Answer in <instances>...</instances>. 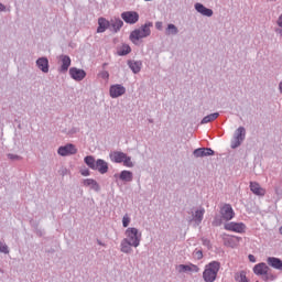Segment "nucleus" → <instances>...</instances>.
<instances>
[{
    "label": "nucleus",
    "mask_w": 282,
    "mask_h": 282,
    "mask_svg": "<svg viewBox=\"0 0 282 282\" xmlns=\"http://www.w3.org/2000/svg\"><path fill=\"white\" fill-rule=\"evenodd\" d=\"M221 268V263L218 261L209 262L205 265V270L203 272V279L205 282H215L217 281V274H219V270Z\"/></svg>",
    "instance_id": "nucleus-1"
},
{
    "label": "nucleus",
    "mask_w": 282,
    "mask_h": 282,
    "mask_svg": "<svg viewBox=\"0 0 282 282\" xmlns=\"http://www.w3.org/2000/svg\"><path fill=\"white\" fill-rule=\"evenodd\" d=\"M151 28H153V23H145L141 29L134 30L130 34V41L138 45V41L140 39H147V36H151Z\"/></svg>",
    "instance_id": "nucleus-2"
},
{
    "label": "nucleus",
    "mask_w": 282,
    "mask_h": 282,
    "mask_svg": "<svg viewBox=\"0 0 282 282\" xmlns=\"http://www.w3.org/2000/svg\"><path fill=\"white\" fill-rule=\"evenodd\" d=\"M109 156L111 162H115L116 164L123 163V166H127L128 169H133V161H131V156H128L127 153L113 151L110 153Z\"/></svg>",
    "instance_id": "nucleus-3"
},
{
    "label": "nucleus",
    "mask_w": 282,
    "mask_h": 282,
    "mask_svg": "<svg viewBox=\"0 0 282 282\" xmlns=\"http://www.w3.org/2000/svg\"><path fill=\"white\" fill-rule=\"evenodd\" d=\"M126 240L132 245V248H138L140 241H142V232L135 227H130L126 229Z\"/></svg>",
    "instance_id": "nucleus-4"
},
{
    "label": "nucleus",
    "mask_w": 282,
    "mask_h": 282,
    "mask_svg": "<svg viewBox=\"0 0 282 282\" xmlns=\"http://www.w3.org/2000/svg\"><path fill=\"white\" fill-rule=\"evenodd\" d=\"M225 230H228L229 232H238L239 235H243L246 232V224L243 223H227L225 224Z\"/></svg>",
    "instance_id": "nucleus-5"
},
{
    "label": "nucleus",
    "mask_w": 282,
    "mask_h": 282,
    "mask_svg": "<svg viewBox=\"0 0 282 282\" xmlns=\"http://www.w3.org/2000/svg\"><path fill=\"white\" fill-rule=\"evenodd\" d=\"M57 153L58 155H62V158H65L67 155H76V153H78V150L76 149V145L68 143L64 147H59Z\"/></svg>",
    "instance_id": "nucleus-6"
},
{
    "label": "nucleus",
    "mask_w": 282,
    "mask_h": 282,
    "mask_svg": "<svg viewBox=\"0 0 282 282\" xmlns=\"http://www.w3.org/2000/svg\"><path fill=\"white\" fill-rule=\"evenodd\" d=\"M121 19H123L126 23L133 25L140 20V14H138L135 11H126L121 14Z\"/></svg>",
    "instance_id": "nucleus-7"
},
{
    "label": "nucleus",
    "mask_w": 282,
    "mask_h": 282,
    "mask_svg": "<svg viewBox=\"0 0 282 282\" xmlns=\"http://www.w3.org/2000/svg\"><path fill=\"white\" fill-rule=\"evenodd\" d=\"M245 138H246V129L243 127H239L236 131V137L231 143V149H237V147H240Z\"/></svg>",
    "instance_id": "nucleus-8"
},
{
    "label": "nucleus",
    "mask_w": 282,
    "mask_h": 282,
    "mask_svg": "<svg viewBox=\"0 0 282 282\" xmlns=\"http://www.w3.org/2000/svg\"><path fill=\"white\" fill-rule=\"evenodd\" d=\"M220 215L225 221H230V219L235 218V210L232 209V206L230 204H225L220 208Z\"/></svg>",
    "instance_id": "nucleus-9"
},
{
    "label": "nucleus",
    "mask_w": 282,
    "mask_h": 282,
    "mask_svg": "<svg viewBox=\"0 0 282 282\" xmlns=\"http://www.w3.org/2000/svg\"><path fill=\"white\" fill-rule=\"evenodd\" d=\"M69 76L73 80L80 83V80H84L85 76H87V73L84 69L72 67L69 68Z\"/></svg>",
    "instance_id": "nucleus-10"
},
{
    "label": "nucleus",
    "mask_w": 282,
    "mask_h": 282,
    "mask_svg": "<svg viewBox=\"0 0 282 282\" xmlns=\"http://www.w3.org/2000/svg\"><path fill=\"white\" fill-rule=\"evenodd\" d=\"M127 89L120 85V84H117V85H112L110 87V97L111 98H120V96H124Z\"/></svg>",
    "instance_id": "nucleus-11"
},
{
    "label": "nucleus",
    "mask_w": 282,
    "mask_h": 282,
    "mask_svg": "<svg viewBox=\"0 0 282 282\" xmlns=\"http://www.w3.org/2000/svg\"><path fill=\"white\" fill-rule=\"evenodd\" d=\"M270 268L268 264L261 262L253 267V273L257 274V276H265L268 274Z\"/></svg>",
    "instance_id": "nucleus-12"
},
{
    "label": "nucleus",
    "mask_w": 282,
    "mask_h": 282,
    "mask_svg": "<svg viewBox=\"0 0 282 282\" xmlns=\"http://www.w3.org/2000/svg\"><path fill=\"white\" fill-rule=\"evenodd\" d=\"M95 171H98L99 173H101V175H105V173L109 171V164L107 163V161L98 159L96 161Z\"/></svg>",
    "instance_id": "nucleus-13"
},
{
    "label": "nucleus",
    "mask_w": 282,
    "mask_h": 282,
    "mask_svg": "<svg viewBox=\"0 0 282 282\" xmlns=\"http://www.w3.org/2000/svg\"><path fill=\"white\" fill-rule=\"evenodd\" d=\"M250 191L253 195H258L259 197H263L265 195V188L261 187L257 182H250Z\"/></svg>",
    "instance_id": "nucleus-14"
},
{
    "label": "nucleus",
    "mask_w": 282,
    "mask_h": 282,
    "mask_svg": "<svg viewBox=\"0 0 282 282\" xmlns=\"http://www.w3.org/2000/svg\"><path fill=\"white\" fill-rule=\"evenodd\" d=\"M195 158H206L208 155H215V151L210 148H198L194 151Z\"/></svg>",
    "instance_id": "nucleus-15"
},
{
    "label": "nucleus",
    "mask_w": 282,
    "mask_h": 282,
    "mask_svg": "<svg viewBox=\"0 0 282 282\" xmlns=\"http://www.w3.org/2000/svg\"><path fill=\"white\" fill-rule=\"evenodd\" d=\"M176 270L180 274L183 272H199V267L195 264H180L176 267Z\"/></svg>",
    "instance_id": "nucleus-16"
},
{
    "label": "nucleus",
    "mask_w": 282,
    "mask_h": 282,
    "mask_svg": "<svg viewBox=\"0 0 282 282\" xmlns=\"http://www.w3.org/2000/svg\"><path fill=\"white\" fill-rule=\"evenodd\" d=\"M111 22L105 18H99L98 19V28H97V33L102 34V32H107L108 28H110Z\"/></svg>",
    "instance_id": "nucleus-17"
},
{
    "label": "nucleus",
    "mask_w": 282,
    "mask_h": 282,
    "mask_svg": "<svg viewBox=\"0 0 282 282\" xmlns=\"http://www.w3.org/2000/svg\"><path fill=\"white\" fill-rule=\"evenodd\" d=\"M59 61L62 63L59 72L65 73L67 69H69V66L72 65V58L67 55H61Z\"/></svg>",
    "instance_id": "nucleus-18"
},
{
    "label": "nucleus",
    "mask_w": 282,
    "mask_h": 282,
    "mask_svg": "<svg viewBox=\"0 0 282 282\" xmlns=\"http://www.w3.org/2000/svg\"><path fill=\"white\" fill-rule=\"evenodd\" d=\"M36 65H37L39 69H41V72H44V74H47V72H50V61H47V58L40 57L36 61Z\"/></svg>",
    "instance_id": "nucleus-19"
},
{
    "label": "nucleus",
    "mask_w": 282,
    "mask_h": 282,
    "mask_svg": "<svg viewBox=\"0 0 282 282\" xmlns=\"http://www.w3.org/2000/svg\"><path fill=\"white\" fill-rule=\"evenodd\" d=\"M133 245L129 241L126 240L124 238L121 241V252H124L126 254H131L133 252Z\"/></svg>",
    "instance_id": "nucleus-20"
},
{
    "label": "nucleus",
    "mask_w": 282,
    "mask_h": 282,
    "mask_svg": "<svg viewBox=\"0 0 282 282\" xmlns=\"http://www.w3.org/2000/svg\"><path fill=\"white\" fill-rule=\"evenodd\" d=\"M195 10L203 14V17H210L213 14V10L204 7L202 3H196Z\"/></svg>",
    "instance_id": "nucleus-21"
},
{
    "label": "nucleus",
    "mask_w": 282,
    "mask_h": 282,
    "mask_svg": "<svg viewBox=\"0 0 282 282\" xmlns=\"http://www.w3.org/2000/svg\"><path fill=\"white\" fill-rule=\"evenodd\" d=\"M84 186H89L93 191H96V193L100 191V185L94 178L84 180Z\"/></svg>",
    "instance_id": "nucleus-22"
},
{
    "label": "nucleus",
    "mask_w": 282,
    "mask_h": 282,
    "mask_svg": "<svg viewBox=\"0 0 282 282\" xmlns=\"http://www.w3.org/2000/svg\"><path fill=\"white\" fill-rule=\"evenodd\" d=\"M119 177L122 182H133V173L131 171H121Z\"/></svg>",
    "instance_id": "nucleus-23"
},
{
    "label": "nucleus",
    "mask_w": 282,
    "mask_h": 282,
    "mask_svg": "<svg viewBox=\"0 0 282 282\" xmlns=\"http://www.w3.org/2000/svg\"><path fill=\"white\" fill-rule=\"evenodd\" d=\"M124 25V22L120 19L111 20L110 28H112V31L119 32V30Z\"/></svg>",
    "instance_id": "nucleus-24"
},
{
    "label": "nucleus",
    "mask_w": 282,
    "mask_h": 282,
    "mask_svg": "<svg viewBox=\"0 0 282 282\" xmlns=\"http://www.w3.org/2000/svg\"><path fill=\"white\" fill-rule=\"evenodd\" d=\"M219 118L218 112L210 113L203 118L202 124H208V122H213L214 120H217Z\"/></svg>",
    "instance_id": "nucleus-25"
},
{
    "label": "nucleus",
    "mask_w": 282,
    "mask_h": 282,
    "mask_svg": "<svg viewBox=\"0 0 282 282\" xmlns=\"http://www.w3.org/2000/svg\"><path fill=\"white\" fill-rule=\"evenodd\" d=\"M206 213V210L204 208H200L198 210L195 212L194 215V221L196 224H202V220L204 219V214Z\"/></svg>",
    "instance_id": "nucleus-26"
},
{
    "label": "nucleus",
    "mask_w": 282,
    "mask_h": 282,
    "mask_svg": "<svg viewBox=\"0 0 282 282\" xmlns=\"http://www.w3.org/2000/svg\"><path fill=\"white\" fill-rule=\"evenodd\" d=\"M129 67L132 69L133 74H138L142 69V63L140 62H129Z\"/></svg>",
    "instance_id": "nucleus-27"
},
{
    "label": "nucleus",
    "mask_w": 282,
    "mask_h": 282,
    "mask_svg": "<svg viewBox=\"0 0 282 282\" xmlns=\"http://www.w3.org/2000/svg\"><path fill=\"white\" fill-rule=\"evenodd\" d=\"M85 164H87V166H89V169H93V171H95L96 169V159H94V156L89 155L86 156L84 159Z\"/></svg>",
    "instance_id": "nucleus-28"
},
{
    "label": "nucleus",
    "mask_w": 282,
    "mask_h": 282,
    "mask_svg": "<svg viewBox=\"0 0 282 282\" xmlns=\"http://www.w3.org/2000/svg\"><path fill=\"white\" fill-rule=\"evenodd\" d=\"M235 280L238 282H250L248 281V278L246 276V271H240L235 274Z\"/></svg>",
    "instance_id": "nucleus-29"
},
{
    "label": "nucleus",
    "mask_w": 282,
    "mask_h": 282,
    "mask_svg": "<svg viewBox=\"0 0 282 282\" xmlns=\"http://www.w3.org/2000/svg\"><path fill=\"white\" fill-rule=\"evenodd\" d=\"M241 241V238L240 237H235V236H231L230 238H229V246L231 247V248H236V246H239V242Z\"/></svg>",
    "instance_id": "nucleus-30"
},
{
    "label": "nucleus",
    "mask_w": 282,
    "mask_h": 282,
    "mask_svg": "<svg viewBox=\"0 0 282 282\" xmlns=\"http://www.w3.org/2000/svg\"><path fill=\"white\" fill-rule=\"evenodd\" d=\"M119 54L120 56H127V54H131V46L123 44Z\"/></svg>",
    "instance_id": "nucleus-31"
},
{
    "label": "nucleus",
    "mask_w": 282,
    "mask_h": 282,
    "mask_svg": "<svg viewBox=\"0 0 282 282\" xmlns=\"http://www.w3.org/2000/svg\"><path fill=\"white\" fill-rule=\"evenodd\" d=\"M177 26H175L174 24H169L167 29H166V34L171 35V34H177Z\"/></svg>",
    "instance_id": "nucleus-32"
},
{
    "label": "nucleus",
    "mask_w": 282,
    "mask_h": 282,
    "mask_svg": "<svg viewBox=\"0 0 282 282\" xmlns=\"http://www.w3.org/2000/svg\"><path fill=\"white\" fill-rule=\"evenodd\" d=\"M129 224H131V218L128 214H126L122 218V226L123 228H129Z\"/></svg>",
    "instance_id": "nucleus-33"
},
{
    "label": "nucleus",
    "mask_w": 282,
    "mask_h": 282,
    "mask_svg": "<svg viewBox=\"0 0 282 282\" xmlns=\"http://www.w3.org/2000/svg\"><path fill=\"white\" fill-rule=\"evenodd\" d=\"M0 252H3L4 254H8V245L0 242Z\"/></svg>",
    "instance_id": "nucleus-34"
},
{
    "label": "nucleus",
    "mask_w": 282,
    "mask_h": 282,
    "mask_svg": "<svg viewBox=\"0 0 282 282\" xmlns=\"http://www.w3.org/2000/svg\"><path fill=\"white\" fill-rule=\"evenodd\" d=\"M100 78H102L104 80H109V72L104 70L99 74Z\"/></svg>",
    "instance_id": "nucleus-35"
},
{
    "label": "nucleus",
    "mask_w": 282,
    "mask_h": 282,
    "mask_svg": "<svg viewBox=\"0 0 282 282\" xmlns=\"http://www.w3.org/2000/svg\"><path fill=\"white\" fill-rule=\"evenodd\" d=\"M195 257L196 259H204V253L202 252V250L195 251Z\"/></svg>",
    "instance_id": "nucleus-36"
},
{
    "label": "nucleus",
    "mask_w": 282,
    "mask_h": 282,
    "mask_svg": "<svg viewBox=\"0 0 282 282\" xmlns=\"http://www.w3.org/2000/svg\"><path fill=\"white\" fill-rule=\"evenodd\" d=\"M9 160H19V155L15 154H8Z\"/></svg>",
    "instance_id": "nucleus-37"
},
{
    "label": "nucleus",
    "mask_w": 282,
    "mask_h": 282,
    "mask_svg": "<svg viewBox=\"0 0 282 282\" xmlns=\"http://www.w3.org/2000/svg\"><path fill=\"white\" fill-rule=\"evenodd\" d=\"M249 261L251 263H257V258L254 256H252V254H249Z\"/></svg>",
    "instance_id": "nucleus-38"
},
{
    "label": "nucleus",
    "mask_w": 282,
    "mask_h": 282,
    "mask_svg": "<svg viewBox=\"0 0 282 282\" xmlns=\"http://www.w3.org/2000/svg\"><path fill=\"white\" fill-rule=\"evenodd\" d=\"M82 175H84V177H87L89 175V170L82 171Z\"/></svg>",
    "instance_id": "nucleus-39"
},
{
    "label": "nucleus",
    "mask_w": 282,
    "mask_h": 282,
    "mask_svg": "<svg viewBox=\"0 0 282 282\" xmlns=\"http://www.w3.org/2000/svg\"><path fill=\"white\" fill-rule=\"evenodd\" d=\"M278 25L279 28H282V14L278 19Z\"/></svg>",
    "instance_id": "nucleus-40"
},
{
    "label": "nucleus",
    "mask_w": 282,
    "mask_h": 282,
    "mask_svg": "<svg viewBox=\"0 0 282 282\" xmlns=\"http://www.w3.org/2000/svg\"><path fill=\"white\" fill-rule=\"evenodd\" d=\"M155 28L156 30H162V22H156Z\"/></svg>",
    "instance_id": "nucleus-41"
},
{
    "label": "nucleus",
    "mask_w": 282,
    "mask_h": 282,
    "mask_svg": "<svg viewBox=\"0 0 282 282\" xmlns=\"http://www.w3.org/2000/svg\"><path fill=\"white\" fill-rule=\"evenodd\" d=\"M204 246H210V240H203Z\"/></svg>",
    "instance_id": "nucleus-42"
},
{
    "label": "nucleus",
    "mask_w": 282,
    "mask_h": 282,
    "mask_svg": "<svg viewBox=\"0 0 282 282\" xmlns=\"http://www.w3.org/2000/svg\"><path fill=\"white\" fill-rule=\"evenodd\" d=\"M6 10V6H3L2 3H0V12H3Z\"/></svg>",
    "instance_id": "nucleus-43"
},
{
    "label": "nucleus",
    "mask_w": 282,
    "mask_h": 282,
    "mask_svg": "<svg viewBox=\"0 0 282 282\" xmlns=\"http://www.w3.org/2000/svg\"><path fill=\"white\" fill-rule=\"evenodd\" d=\"M279 231H280V235H282V226L280 227Z\"/></svg>",
    "instance_id": "nucleus-44"
},
{
    "label": "nucleus",
    "mask_w": 282,
    "mask_h": 282,
    "mask_svg": "<svg viewBox=\"0 0 282 282\" xmlns=\"http://www.w3.org/2000/svg\"><path fill=\"white\" fill-rule=\"evenodd\" d=\"M279 34H280V36H282V30H280Z\"/></svg>",
    "instance_id": "nucleus-45"
},
{
    "label": "nucleus",
    "mask_w": 282,
    "mask_h": 282,
    "mask_svg": "<svg viewBox=\"0 0 282 282\" xmlns=\"http://www.w3.org/2000/svg\"><path fill=\"white\" fill-rule=\"evenodd\" d=\"M145 1H151V0H145Z\"/></svg>",
    "instance_id": "nucleus-46"
}]
</instances>
